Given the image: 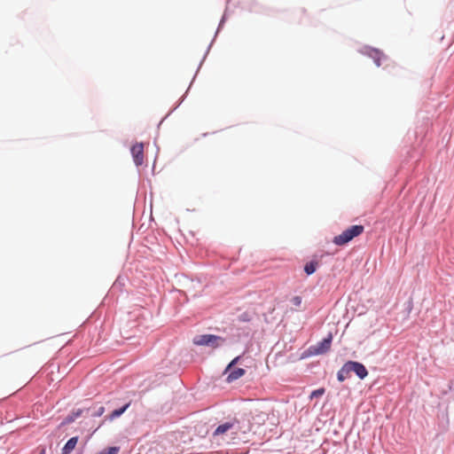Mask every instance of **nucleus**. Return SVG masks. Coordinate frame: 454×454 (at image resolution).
Returning a JSON list of instances; mask_svg holds the SVG:
<instances>
[{
	"instance_id": "1",
	"label": "nucleus",
	"mask_w": 454,
	"mask_h": 454,
	"mask_svg": "<svg viewBox=\"0 0 454 454\" xmlns=\"http://www.w3.org/2000/svg\"><path fill=\"white\" fill-rule=\"evenodd\" d=\"M364 231L363 225H352L333 238V242L337 246H344L354 238L360 236Z\"/></svg>"
},
{
	"instance_id": "2",
	"label": "nucleus",
	"mask_w": 454,
	"mask_h": 454,
	"mask_svg": "<svg viewBox=\"0 0 454 454\" xmlns=\"http://www.w3.org/2000/svg\"><path fill=\"white\" fill-rule=\"evenodd\" d=\"M218 340H223L221 337L213 334H204L196 336L193 339V343L198 346H212L217 347Z\"/></svg>"
},
{
	"instance_id": "3",
	"label": "nucleus",
	"mask_w": 454,
	"mask_h": 454,
	"mask_svg": "<svg viewBox=\"0 0 454 454\" xmlns=\"http://www.w3.org/2000/svg\"><path fill=\"white\" fill-rule=\"evenodd\" d=\"M332 334L325 338L322 341L317 343L315 346L310 347L309 350L312 355H322L326 353L331 348Z\"/></svg>"
},
{
	"instance_id": "4",
	"label": "nucleus",
	"mask_w": 454,
	"mask_h": 454,
	"mask_svg": "<svg viewBox=\"0 0 454 454\" xmlns=\"http://www.w3.org/2000/svg\"><path fill=\"white\" fill-rule=\"evenodd\" d=\"M348 364L349 372H354L361 380L364 379L368 375V371L363 364L348 361Z\"/></svg>"
},
{
	"instance_id": "5",
	"label": "nucleus",
	"mask_w": 454,
	"mask_h": 454,
	"mask_svg": "<svg viewBox=\"0 0 454 454\" xmlns=\"http://www.w3.org/2000/svg\"><path fill=\"white\" fill-rule=\"evenodd\" d=\"M131 154L137 166H140L144 162V145L137 143L131 147Z\"/></svg>"
},
{
	"instance_id": "6",
	"label": "nucleus",
	"mask_w": 454,
	"mask_h": 454,
	"mask_svg": "<svg viewBox=\"0 0 454 454\" xmlns=\"http://www.w3.org/2000/svg\"><path fill=\"white\" fill-rule=\"evenodd\" d=\"M237 423L236 420L230 421L223 423L216 427V429L214 432V435H221L228 432L229 430L232 429L235 427V424Z\"/></svg>"
},
{
	"instance_id": "7",
	"label": "nucleus",
	"mask_w": 454,
	"mask_h": 454,
	"mask_svg": "<svg viewBox=\"0 0 454 454\" xmlns=\"http://www.w3.org/2000/svg\"><path fill=\"white\" fill-rule=\"evenodd\" d=\"M78 442V436L70 438L62 449L61 454H70L75 448Z\"/></svg>"
},
{
	"instance_id": "8",
	"label": "nucleus",
	"mask_w": 454,
	"mask_h": 454,
	"mask_svg": "<svg viewBox=\"0 0 454 454\" xmlns=\"http://www.w3.org/2000/svg\"><path fill=\"white\" fill-rule=\"evenodd\" d=\"M245 372H246L245 370L242 368H235L227 376V380L229 382L236 380L239 379L240 377H242L245 374Z\"/></svg>"
},
{
	"instance_id": "9",
	"label": "nucleus",
	"mask_w": 454,
	"mask_h": 454,
	"mask_svg": "<svg viewBox=\"0 0 454 454\" xmlns=\"http://www.w3.org/2000/svg\"><path fill=\"white\" fill-rule=\"evenodd\" d=\"M349 368L347 362L337 373L338 380L340 382L344 381L347 378L349 377Z\"/></svg>"
},
{
	"instance_id": "10",
	"label": "nucleus",
	"mask_w": 454,
	"mask_h": 454,
	"mask_svg": "<svg viewBox=\"0 0 454 454\" xmlns=\"http://www.w3.org/2000/svg\"><path fill=\"white\" fill-rule=\"evenodd\" d=\"M370 56L374 59V62L378 67L380 66L381 59L385 58L384 54L378 50H372Z\"/></svg>"
},
{
	"instance_id": "11",
	"label": "nucleus",
	"mask_w": 454,
	"mask_h": 454,
	"mask_svg": "<svg viewBox=\"0 0 454 454\" xmlns=\"http://www.w3.org/2000/svg\"><path fill=\"white\" fill-rule=\"evenodd\" d=\"M130 405V403H126L123 407L120 408V409H117V410H114V411H112V413L109 415V419L111 420L120 417L122 413L125 412V411L129 408V406Z\"/></svg>"
},
{
	"instance_id": "12",
	"label": "nucleus",
	"mask_w": 454,
	"mask_h": 454,
	"mask_svg": "<svg viewBox=\"0 0 454 454\" xmlns=\"http://www.w3.org/2000/svg\"><path fill=\"white\" fill-rule=\"evenodd\" d=\"M317 267V262H309L305 264L304 271L308 275H311V274H313L316 271Z\"/></svg>"
},
{
	"instance_id": "13",
	"label": "nucleus",
	"mask_w": 454,
	"mask_h": 454,
	"mask_svg": "<svg viewBox=\"0 0 454 454\" xmlns=\"http://www.w3.org/2000/svg\"><path fill=\"white\" fill-rule=\"evenodd\" d=\"M325 388L321 387V388H318V389H316L314 391L311 392L310 394V399H313V398H317V397H319V396H322L324 394H325Z\"/></svg>"
},
{
	"instance_id": "14",
	"label": "nucleus",
	"mask_w": 454,
	"mask_h": 454,
	"mask_svg": "<svg viewBox=\"0 0 454 454\" xmlns=\"http://www.w3.org/2000/svg\"><path fill=\"white\" fill-rule=\"evenodd\" d=\"M105 412V408L103 406H99L93 413V417H100Z\"/></svg>"
},
{
	"instance_id": "15",
	"label": "nucleus",
	"mask_w": 454,
	"mask_h": 454,
	"mask_svg": "<svg viewBox=\"0 0 454 454\" xmlns=\"http://www.w3.org/2000/svg\"><path fill=\"white\" fill-rule=\"evenodd\" d=\"M291 302L295 306V307H300L301 304V298L300 296H294L292 298L291 300Z\"/></svg>"
},
{
	"instance_id": "16",
	"label": "nucleus",
	"mask_w": 454,
	"mask_h": 454,
	"mask_svg": "<svg viewBox=\"0 0 454 454\" xmlns=\"http://www.w3.org/2000/svg\"><path fill=\"white\" fill-rule=\"evenodd\" d=\"M239 359V356H237L236 358H234L230 364L229 365L227 366L226 368V371L230 370L237 362L238 360Z\"/></svg>"
},
{
	"instance_id": "17",
	"label": "nucleus",
	"mask_w": 454,
	"mask_h": 454,
	"mask_svg": "<svg viewBox=\"0 0 454 454\" xmlns=\"http://www.w3.org/2000/svg\"><path fill=\"white\" fill-rule=\"evenodd\" d=\"M74 420V417H71V416H70V417H67V418L66 419V422H67V423L73 422Z\"/></svg>"
},
{
	"instance_id": "18",
	"label": "nucleus",
	"mask_w": 454,
	"mask_h": 454,
	"mask_svg": "<svg viewBox=\"0 0 454 454\" xmlns=\"http://www.w3.org/2000/svg\"><path fill=\"white\" fill-rule=\"evenodd\" d=\"M262 421H265V417H266V415L262 414Z\"/></svg>"
},
{
	"instance_id": "19",
	"label": "nucleus",
	"mask_w": 454,
	"mask_h": 454,
	"mask_svg": "<svg viewBox=\"0 0 454 454\" xmlns=\"http://www.w3.org/2000/svg\"><path fill=\"white\" fill-rule=\"evenodd\" d=\"M40 454H45V450L43 449Z\"/></svg>"
},
{
	"instance_id": "20",
	"label": "nucleus",
	"mask_w": 454,
	"mask_h": 454,
	"mask_svg": "<svg viewBox=\"0 0 454 454\" xmlns=\"http://www.w3.org/2000/svg\"><path fill=\"white\" fill-rule=\"evenodd\" d=\"M80 415H81V411H78V412L76 413L75 417H78V416H80Z\"/></svg>"
},
{
	"instance_id": "21",
	"label": "nucleus",
	"mask_w": 454,
	"mask_h": 454,
	"mask_svg": "<svg viewBox=\"0 0 454 454\" xmlns=\"http://www.w3.org/2000/svg\"><path fill=\"white\" fill-rule=\"evenodd\" d=\"M243 321H246V314H243Z\"/></svg>"
},
{
	"instance_id": "22",
	"label": "nucleus",
	"mask_w": 454,
	"mask_h": 454,
	"mask_svg": "<svg viewBox=\"0 0 454 454\" xmlns=\"http://www.w3.org/2000/svg\"><path fill=\"white\" fill-rule=\"evenodd\" d=\"M243 321H246V314H243Z\"/></svg>"
},
{
	"instance_id": "23",
	"label": "nucleus",
	"mask_w": 454,
	"mask_h": 454,
	"mask_svg": "<svg viewBox=\"0 0 454 454\" xmlns=\"http://www.w3.org/2000/svg\"><path fill=\"white\" fill-rule=\"evenodd\" d=\"M243 321H246V314H243Z\"/></svg>"
}]
</instances>
